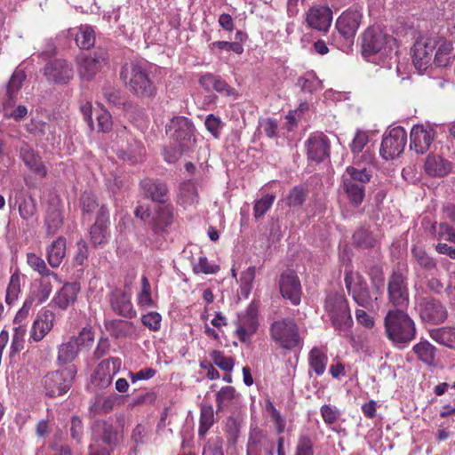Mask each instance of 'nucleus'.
<instances>
[{
    "label": "nucleus",
    "instance_id": "obj_36",
    "mask_svg": "<svg viewBox=\"0 0 455 455\" xmlns=\"http://www.w3.org/2000/svg\"><path fill=\"white\" fill-rule=\"evenodd\" d=\"M342 190L346 195L349 203L358 207L363 201L365 196V185L362 183H352L350 181L342 180Z\"/></svg>",
    "mask_w": 455,
    "mask_h": 455
},
{
    "label": "nucleus",
    "instance_id": "obj_33",
    "mask_svg": "<svg viewBox=\"0 0 455 455\" xmlns=\"http://www.w3.org/2000/svg\"><path fill=\"white\" fill-rule=\"evenodd\" d=\"M412 351L416 355L419 361L422 362L428 367H435L437 364L436 361V347L432 345L429 341L423 339L419 343L415 344L412 347Z\"/></svg>",
    "mask_w": 455,
    "mask_h": 455
},
{
    "label": "nucleus",
    "instance_id": "obj_15",
    "mask_svg": "<svg viewBox=\"0 0 455 455\" xmlns=\"http://www.w3.org/2000/svg\"><path fill=\"white\" fill-rule=\"evenodd\" d=\"M436 135V132L433 126L416 124L410 133V148L413 149L417 154L427 153L432 145Z\"/></svg>",
    "mask_w": 455,
    "mask_h": 455
},
{
    "label": "nucleus",
    "instance_id": "obj_57",
    "mask_svg": "<svg viewBox=\"0 0 455 455\" xmlns=\"http://www.w3.org/2000/svg\"><path fill=\"white\" fill-rule=\"evenodd\" d=\"M275 200V196L267 194L262 196L260 199L256 200L253 205V216L255 219H259L266 214V212L271 208Z\"/></svg>",
    "mask_w": 455,
    "mask_h": 455
},
{
    "label": "nucleus",
    "instance_id": "obj_58",
    "mask_svg": "<svg viewBox=\"0 0 455 455\" xmlns=\"http://www.w3.org/2000/svg\"><path fill=\"white\" fill-rule=\"evenodd\" d=\"M256 275V267H249L246 270L243 271L240 277V291L242 295L247 297L253 286V282Z\"/></svg>",
    "mask_w": 455,
    "mask_h": 455
},
{
    "label": "nucleus",
    "instance_id": "obj_6",
    "mask_svg": "<svg viewBox=\"0 0 455 455\" xmlns=\"http://www.w3.org/2000/svg\"><path fill=\"white\" fill-rule=\"evenodd\" d=\"M269 334L275 344L286 350H291L300 344L299 327L295 321L290 317L272 323Z\"/></svg>",
    "mask_w": 455,
    "mask_h": 455
},
{
    "label": "nucleus",
    "instance_id": "obj_21",
    "mask_svg": "<svg viewBox=\"0 0 455 455\" xmlns=\"http://www.w3.org/2000/svg\"><path fill=\"white\" fill-rule=\"evenodd\" d=\"M122 361L118 357H111L99 363L95 371L94 381L97 386L106 387L112 383L114 376L119 371Z\"/></svg>",
    "mask_w": 455,
    "mask_h": 455
},
{
    "label": "nucleus",
    "instance_id": "obj_20",
    "mask_svg": "<svg viewBox=\"0 0 455 455\" xmlns=\"http://www.w3.org/2000/svg\"><path fill=\"white\" fill-rule=\"evenodd\" d=\"M174 220V207L172 204H159L155 209L154 216L150 222L153 232L156 235L162 234L171 227Z\"/></svg>",
    "mask_w": 455,
    "mask_h": 455
},
{
    "label": "nucleus",
    "instance_id": "obj_24",
    "mask_svg": "<svg viewBox=\"0 0 455 455\" xmlns=\"http://www.w3.org/2000/svg\"><path fill=\"white\" fill-rule=\"evenodd\" d=\"M20 156L33 173L42 178L47 175L46 166L43 163L40 155L24 141L20 148Z\"/></svg>",
    "mask_w": 455,
    "mask_h": 455
},
{
    "label": "nucleus",
    "instance_id": "obj_26",
    "mask_svg": "<svg viewBox=\"0 0 455 455\" xmlns=\"http://www.w3.org/2000/svg\"><path fill=\"white\" fill-rule=\"evenodd\" d=\"M306 20L310 28H329L332 22V11L327 6H313L307 11Z\"/></svg>",
    "mask_w": 455,
    "mask_h": 455
},
{
    "label": "nucleus",
    "instance_id": "obj_41",
    "mask_svg": "<svg viewBox=\"0 0 455 455\" xmlns=\"http://www.w3.org/2000/svg\"><path fill=\"white\" fill-rule=\"evenodd\" d=\"M215 422L214 411L212 404L204 403L200 407L198 435L204 438Z\"/></svg>",
    "mask_w": 455,
    "mask_h": 455
},
{
    "label": "nucleus",
    "instance_id": "obj_8",
    "mask_svg": "<svg viewBox=\"0 0 455 455\" xmlns=\"http://www.w3.org/2000/svg\"><path fill=\"white\" fill-rule=\"evenodd\" d=\"M406 143V131L401 126H396L384 135L379 154L385 160H393L403 152Z\"/></svg>",
    "mask_w": 455,
    "mask_h": 455
},
{
    "label": "nucleus",
    "instance_id": "obj_13",
    "mask_svg": "<svg viewBox=\"0 0 455 455\" xmlns=\"http://www.w3.org/2000/svg\"><path fill=\"white\" fill-rule=\"evenodd\" d=\"M395 39L387 36L383 30H364L362 35V52L364 56L373 55L385 46L391 48Z\"/></svg>",
    "mask_w": 455,
    "mask_h": 455
},
{
    "label": "nucleus",
    "instance_id": "obj_44",
    "mask_svg": "<svg viewBox=\"0 0 455 455\" xmlns=\"http://www.w3.org/2000/svg\"><path fill=\"white\" fill-rule=\"evenodd\" d=\"M78 352L79 348L76 341L69 339L68 341L62 343L59 347L57 356L58 363L63 365L73 362Z\"/></svg>",
    "mask_w": 455,
    "mask_h": 455
},
{
    "label": "nucleus",
    "instance_id": "obj_30",
    "mask_svg": "<svg viewBox=\"0 0 455 455\" xmlns=\"http://www.w3.org/2000/svg\"><path fill=\"white\" fill-rule=\"evenodd\" d=\"M199 84L206 91H216L224 96H232L235 91L220 76L212 73H205L201 76Z\"/></svg>",
    "mask_w": 455,
    "mask_h": 455
},
{
    "label": "nucleus",
    "instance_id": "obj_62",
    "mask_svg": "<svg viewBox=\"0 0 455 455\" xmlns=\"http://www.w3.org/2000/svg\"><path fill=\"white\" fill-rule=\"evenodd\" d=\"M76 42L79 48L88 50L95 44L94 30H79L76 35Z\"/></svg>",
    "mask_w": 455,
    "mask_h": 455
},
{
    "label": "nucleus",
    "instance_id": "obj_40",
    "mask_svg": "<svg viewBox=\"0 0 455 455\" xmlns=\"http://www.w3.org/2000/svg\"><path fill=\"white\" fill-rule=\"evenodd\" d=\"M328 356L323 348L314 347L308 354V364L317 376L324 373Z\"/></svg>",
    "mask_w": 455,
    "mask_h": 455
},
{
    "label": "nucleus",
    "instance_id": "obj_32",
    "mask_svg": "<svg viewBox=\"0 0 455 455\" xmlns=\"http://www.w3.org/2000/svg\"><path fill=\"white\" fill-rule=\"evenodd\" d=\"M105 328L115 339L130 338L135 333L134 324L126 320L113 319L105 321Z\"/></svg>",
    "mask_w": 455,
    "mask_h": 455
},
{
    "label": "nucleus",
    "instance_id": "obj_11",
    "mask_svg": "<svg viewBox=\"0 0 455 455\" xmlns=\"http://www.w3.org/2000/svg\"><path fill=\"white\" fill-rule=\"evenodd\" d=\"M305 147L309 161L322 163L330 157L331 141L323 132L310 134L305 142Z\"/></svg>",
    "mask_w": 455,
    "mask_h": 455
},
{
    "label": "nucleus",
    "instance_id": "obj_43",
    "mask_svg": "<svg viewBox=\"0 0 455 455\" xmlns=\"http://www.w3.org/2000/svg\"><path fill=\"white\" fill-rule=\"evenodd\" d=\"M95 431L100 436V439L107 444H116L120 438V432L107 421L97 422Z\"/></svg>",
    "mask_w": 455,
    "mask_h": 455
},
{
    "label": "nucleus",
    "instance_id": "obj_14",
    "mask_svg": "<svg viewBox=\"0 0 455 455\" xmlns=\"http://www.w3.org/2000/svg\"><path fill=\"white\" fill-rule=\"evenodd\" d=\"M419 312L421 320L431 324L442 323L448 316L445 307L434 298L422 299L419 304Z\"/></svg>",
    "mask_w": 455,
    "mask_h": 455
},
{
    "label": "nucleus",
    "instance_id": "obj_29",
    "mask_svg": "<svg viewBox=\"0 0 455 455\" xmlns=\"http://www.w3.org/2000/svg\"><path fill=\"white\" fill-rule=\"evenodd\" d=\"M67 253V240L59 236L45 248V257L52 268L59 267L63 262Z\"/></svg>",
    "mask_w": 455,
    "mask_h": 455
},
{
    "label": "nucleus",
    "instance_id": "obj_59",
    "mask_svg": "<svg viewBox=\"0 0 455 455\" xmlns=\"http://www.w3.org/2000/svg\"><path fill=\"white\" fill-rule=\"evenodd\" d=\"M20 292V276L18 273L11 275L10 282L6 290L5 302L12 305Z\"/></svg>",
    "mask_w": 455,
    "mask_h": 455
},
{
    "label": "nucleus",
    "instance_id": "obj_54",
    "mask_svg": "<svg viewBox=\"0 0 455 455\" xmlns=\"http://www.w3.org/2000/svg\"><path fill=\"white\" fill-rule=\"evenodd\" d=\"M293 455H315L314 441L309 435H299L295 443Z\"/></svg>",
    "mask_w": 455,
    "mask_h": 455
},
{
    "label": "nucleus",
    "instance_id": "obj_49",
    "mask_svg": "<svg viewBox=\"0 0 455 455\" xmlns=\"http://www.w3.org/2000/svg\"><path fill=\"white\" fill-rule=\"evenodd\" d=\"M371 180V174L368 173L365 168L356 169L353 166L347 167L345 174L342 176V180L350 181L352 183L366 184Z\"/></svg>",
    "mask_w": 455,
    "mask_h": 455
},
{
    "label": "nucleus",
    "instance_id": "obj_35",
    "mask_svg": "<svg viewBox=\"0 0 455 455\" xmlns=\"http://www.w3.org/2000/svg\"><path fill=\"white\" fill-rule=\"evenodd\" d=\"M25 79L26 74L23 70L18 69L13 72L6 87L7 100L4 103V108L6 107L12 108L15 105L18 93Z\"/></svg>",
    "mask_w": 455,
    "mask_h": 455
},
{
    "label": "nucleus",
    "instance_id": "obj_42",
    "mask_svg": "<svg viewBox=\"0 0 455 455\" xmlns=\"http://www.w3.org/2000/svg\"><path fill=\"white\" fill-rule=\"evenodd\" d=\"M429 335L437 343L455 349V327L446 326L433 329Z\"/></svg>",
    "mask_w": 455,
    "mask_h": 455
},
{
    "label": "nucleus",
    "instance_id": "obj_63",
    "mask_svg": "<svg viewBox=\"0 0 455 455\" xmlns=\"http://www.w3.org/2000/svg\"><path fill=\"white\" fill-rule=\"evenodd\" d=\"M81 206L84 215H91L98 209L99 203L93 194L84 192L81 196Z\"/></svg>",
    "mask_w": 455,
    "mask_h": 455
},
{
    "label": "nucleus",
    "instance_id": "obj_22",
    "mask_svg": "<svg viewBox=\"0 0 455 455\" xmlns=\"http://www.w3.org/2000/svg\"><path fill=\"white\" fill-rule=\"evenodd\" d=\"M105 54H83L77 59L78 73L83 79L91 80L106 63Z\"/></svg>",
    "mask_w": 455,
    "mask_h": 455
},
{
    "label": "nucleus",
    "instance_id": "obj_27",
    "mask_svg": "<svg viewBox=\"0 0 455 455\" xmlns=\"http://www.w3.org/2000/svg\"><path fill=\"white\" fill-rule=\"evenodd\" d=\"M247 455H274L273 443L260 430L251 432L247 443Z\"/></svg>",
    "mask_w": 455,
    "mask_h": 455
},
{
    "label": "nucleus",
    "instance_id": "obj_34",
    "mask_svg": "<svg viewBox=\"0 0 455 455\" xmlns=\"http://www.w3.org/2000/svg\"><path fill=\"white\" fill-rule=\"evenodd\" d=\"M451 170V164L440 156L428 155L425 162V172L432 177H443Z\"/></svg>",
    "mask_w": 455,
    "mask_h": 455
},
{
    "label": "nucleus",
    "instance_id": "obj_46",
    "mask_svg": "<svg viewBox=\"0 0 455 455\" xmlns=\"http://www.w3.org/2000/svg\"><path fill=\"white\" fill-rule=\"evenodd\" d=\"M62 224L63 217L60 210L51 209L47 211L44 225L48 235H54L61 228Z\"/></svg>",
    "mask_w": 455,
    "mask_h": 455
},
{
    "label": "nucleus",
    "instance_id": "obj_16",
    "mask_svg": "<svg viewBox=\"0 0 455 455\" xmlns=\"http://www.w3.org/2000/svg\"><path fill=\"white\" fill-rule=\"evenodd\" d=\"M345 284L349 295L355 303L363 307H367L371 303V297L368 284L361 275H354L352 273L346 274Z\"/></svg>",
    "mask_w": 455,
    "mask_h": 455
},
{
    "label": "nucleus",
    "instance_id": "obj_48",
    "mask_svg": "<svg viewBox=\"0 0 455 455\" xmlns=\"http://www.w3.org/2000/svg\"><path fill=\"white\" fill-rule=\"evenodd\" d=\"M361 15L355 11L343 12L336 22L335 28H358L360 26Z\"/></svg>",
    "mask_w": 455,
    "mask_h": 455
},
{
    "label": "nucleus",
    "instance_id": "obj_56",
    "mask_svg": "<svg viewBox=\"0 0 455 455\" xmlns=\"http://www.w3.org/2000/svg\"><path fill=\"white\" fill-rule=\"evenodd\" d=\"M103 96L107 102L116 108H123L125 105V99L120 90L113 87H105Z\"/></svg>",
    "mask_w": 455,
    "mask_h": 455
},
{
    "label": "nucleus",
    "instance_id": "obj_39",
    "mask_svg": "<svg viewBox=\"0 0 455 455\" xmlns=\"http://www.w3.org/2000/svg\"><path fill=\"white\" fill-rule=\"evenodd\" d=\"M238 396L239 394L234 387H222L216 394V413L218 414L229 408Z\"/></svg>",
    "mask_w": 455,
    "mask_h": 455
},
{
    "label": "nucleus",
    "instance_id": "obj_5",
    "mask_svg": "<svg viewBox=\"0 0 455 455\" xmlns=\"http://www.w3.org/2000/svg\"><path fill=\"white\" fill-rule=\"evenodd\" d=\"M387 295L389 303L396 307L395 309L407 308L410 301L407 267L392 271L388 277Z\"/></svg>",
    "mask_w": 455,
    "mask_h": 455
},
{
    "label": "nucleus",
    "instance_id": "obj_10",
    "mask_svg": "<svg viewBox=\"0 0 455 455\" xmlns=\"http://www.w3.org/2000/svg\"><path fill=\"white\" fill-rule=\"evenodd\" d=\"M279 291L282 297L297 306L301 301V283L296 272L291 269L283 271L278 280Z\"/></svg>",
    "mask_w": 455,
    "mask_h": 455
},
{
    "label": "nucleus",
    "instance_id": "obj_25",
    "mask_svg": "<svg viewBox=\"0 0 455 455\" xmlns=\"http://www.w3.org/2000/svg\"><path fill=\"white\" fill-rule=\"evenodd\" d=\"M80 289L78 283H65L53 297L52 305L61 310H67L76 303Z\"/></svg>",
    "mask_w": 455,
    "mask_h": 455
},
{
    "label": "nucleus",
    "instance_id": "obj_60",
    "mask_svg": "<svg viewBox=\"0 0 455 455\" xmlns=\"http://www.w3.org/2000/svg\"><path fill=\"white\" fill-rule=\"evenodd\" d=\"M26 330L23 325H19L14 329V333L12 335V339L10 347V356L14 357L18 355L24 347V339L23 336L25 334Z\"/></svg>",
    "mask_w": 455,
    "mask_h": 455
},
{
    "label": "nucleus",
    "instance_id": "obj_9",
    "mask_svg": "<svg viewBox=\"0 0 455 455\" xmlns=\"http://www.w3.org/2000/svg\"><path fill=\"white\" fill-rule=\"evenodd\" d=\"M73 371L69 369L47 373L42 380L46 395L56 397L66 394L71 387Z\"/></svg>",
    "mask_w": 455,
    "mask_h": 455
},
{
    "label": "nucleus",
    "instance_id": "obj_17",
    "mask_svg": "<svg viewBox=\"0 0 455 455\" xmlns=\"http://www.w3.org/2000/svg\"><path fill=\"white\" fill-rule=\"evenodd\" d=\"M259 327L258 307L253 303L250 304L243 315L239 316L236 335L239 340L245 343L256 333Z\"/></svg>",
    "mask_w": 455,
    "mask_h": 455
},
{
    "label": "nucleus",
    "instance_id": "obj_1",
    "mask_svg": "<svg viewBox=\"0 0 455 455\" xmlns=\"http://www.w3.org/2000/svg\"><path fill=\"white\" fill-rule=\"evenodd\" d=\"M436 50L434 62L438 67H447L453 57V44L435 30H419L413 46V64L419 71L427 68L432 54Z\"/></svg>",
    "mask_w": 455,
    "mask_h": 455
},
{
    "label": "nucleus",
    "instance_id": "obj_38",
    "mask_svg": "<svg viewBox=\"0 0 455 455\" xmlns=\"http://www.w3.org/2000/svg\"><path fill=\"white\" fill-rule=\"evenodd\" d=\"M28 265L42 278L52 277L54 280L60 282L58 275L52 271L46 265L44 259L35 252H28L26 255Z\"/></svg>",
    "mask_w": 455,
    "mask_h": 455
},
{
    "label": "nucleus",
    "instance_id": "obj_55",
    "mask_svg": "<svg viewBox=\"0 0 455 455\" xmlns=\"http://www.w3.org/2000/svg\"><path fill=\"white\" fill-rule=\"evenodd\" d=\"M223 443V438L220 435L208 438L203 447L202 455H225Z\"/></svg>",
    "mask_w": 455,
    "mask_h": 455
},
{
    "label": "nucleus",
    "instance_id": "obj_45",
    "mask_svg": "<svg viewBox=\"0 0 455 455\" xmlns=\"http://www.w3.org/2000/svg\"><path fill=\"white\" fill-rule=\"evenodd\" d=\"M411 255L417 264L425 270L432 271L436 268L435 259L429 256L422 247L413 245L411 248Z\"/></svg>",
    "mask_w": 455,
    "mask_h": 455
},
{
    "label": "nucleus",
    "instance_id": "obj_12",
    "mask_svg": "<svg viewBox=\"0 0 455 455\" xmlns=\"http://www.w3.org/2000/svg\"><path fill=\"white\" fill-rule=\"evenodd\" d=\"M46 80L58 84H68L74 76L71 63L63 59L49 60L43 68Z\"/></svg>",
    "mask_w": 455,
    "mask_h": 455
},
{
    "label": "nucleus",
    "instance_id": "obj_3",
    "mask_svg": "<svg viewBox=\"0 0 455 455\" xmlns=\"http://www.w3.org/2000/svg\"><path fill=\"white\" fill-rule=\"evenodd\" d=\"M384 325L387 337L397 345L408 344L415 339V323L404 310H389L385 316Z\"/></svg>",
    "mask_w": 455,
    "mask_h": 455
},
{
    "label": "nucleus",
    "instance_id": "obj_52",
    "mask_svg": "<svg viewBox=\"0 0 455 455\" xmlns=\"http://www.w3.org/2000/svg\"><path fill=\"white\" fill-rule=\"evenodd\" d=\"M138 305L142 308H148L154 306L151 297V286L146 275L141 277V291L137 297Z\"/></svg>",
    "mask_w": 455,
    "mask_h": 455
},
{
    "label": "nucleus",
    "instance_id": "obj_50",
    "mask_svg": "<svg viewBox=\"0 0 455 455\" xmlns=\"http://www.w3.org/2000/svg\"><path fill=\"white\" fill-rule=\"evenodd\" d=\"M354 243L362 248H372L377 243V239L373 234L366 228H359L353 235Z\"/></svg>",
    "mask_w": 455,
    "mask_h": 455
},
{
    "label": "nucleus",
    "instance_id": "obj_37",
    "mask_svg": "<svg viewBox=\"0 0 455 455\" xmlns=\"http://www.w3.org/2000/svg\"><path fill=\"white\" fill-rule=\"evenodd\" d=\"M15 204L18 206L20 218L25 221L32 220L37 213L36 201L32 196H25L20 194Z\"/></svg>",
    "mask_w": 455,
    "mask_h": 455
},
{
    "label": "nucleus",
    "instance_id": "obj_23",
    "mask_svg": "<svg viewBox=\"0 0 455 455\" xmlns=\"http://www.w3.org/2000/svg\"><path fill=\"white\" fill-rule=\"evenodd\" d=\"M55 321V314L49 310L40 311L33 323L30 338L36 341H41L52 329Z\"/></svg>",
    "mask_w": 455,
    "mask_h": 455
},
{
    "label": "nucleus",
    "instance_id": "obj_51",
    "mask_svg": "<svg viewBox=\"0 0 455 455\" xmlns=\"http://www.w3.org/2000/svg\"><path fill=\"white\" fill-rule=\"evenodd\" d=\"M212 363L220 370L231 372L235 366V359L232 356H227L222 351L212 350L210 353Z\"/></svg>",
    "mask_w": 455,
    "mask_h": 455
},
{
    "label": "nucleus",
    "instance_id": "obj_28",
    "mask_svg": "<svg viewBox=\"0 0 455 455\" xmlns=\"http://www.w3.org/2000/svg\"><path fill=\"white\" fill-rule=\"evenodd\" d=\"M110 304L112 309L119 315L130 319L136 316V310L132 303L131 296L121 290L112 292Z\"/></svg>",
    "mask_w": 455,
    "mask_h": 455
},
{
    "label": "nucleus",
    "instance_id": "obj_47",
    "mask_svg": "<svg viewBox=\"0 0 455 455\" xmlns=\"http://www.w3.org/2000/svg\"><path fill=\"white\" fill-rule=\"evenodd\" d=\"M151 439V428L146 424H138L132 429L131 441L135 447L148 444Z\"/></svg>",
    "mask_w": 455,
    "mask_h": 455
},
{
    "label": "nucleus",
    "instance_id": "obj_64",
    "mask_svg": "<svg viewBox=\"0 0 455 455\" xmlns=\"http://www.w3.org/2000/svg\"><path fill=\"white\" fill-rule=\"evenodd\" d=\"M162 316L157 312H149L141 316L142 323L149 330L156 331L161 328Z\"/></svg>",
    "mask_w": 455,
    "mask_h": 455
},
{
    "label": "nucleus",
    "instance_id": "obj_53",
    "mask_svg": "<svg viewBox=\"0 0 455 455\" xmlns=\"http://www.w3.org/2000/svg\"><path fill=\"white\" fill-rule=\"evenodd\" d=\"M192 270L196 275H212L217 274L220 270V267L211 263L205 256H200L198 261L193 263Z\"/></svg>",
    "mask_w": 455,
    "mask_h": 455
},
{
    "label": "nucleus",
    "instance_id": "obj_4",
    "mask_svg": "<svg viewBox=\"0 0 455 455\" xmlns=\"http://www.w3.org/2000/svg\"><path fill=\"white\" fill-rule=\"evenodd\" d=\"M325 310L331 318L332 326L339 332H346L353 323L348 303L344 295L331 293L324 304Z\"/></svg>",
    "mask_w": 455,
    "mask_h": 455
},
{
    "label": "nucleus",
    "instance_id": "obj_7",
    "mask_svg": "<svg viewBox=\"0 0 455 455\" xmlns=\"http://www.w3.org/2000/svg\"><path fill=\"white\" fill-rule=\"evenodd\" d=\"M196 128L193 122L183 116L172 117L165 126L166 134L177 147L191 149L196 144Z\"/></svg>",
    "mask_w": 455,
    "mask_h": 455
},
{
    "label": "nucleus",
    "instance_id": "obj_19",
    "mask_svg": "<svg viewBox=\"0 0 455 455\" xmlns=\"http://www.w3.org/2000/svg\"><path fill=\"white\" fill-rule=\"evenodd\" d=\"M109 223L108 210L102 204L97 212L96 221L90 230L91 241L94 245H101L108 242Z\"/></svg>",
    "mask_w": 455,
    "mask_h": 455
},
{
    "label": "nucleus",
    "instance_id": "obj_31",
    "mask_svg": "<svg viewBox=\"0 0 455 455\" xmlns=\"http://www.w3.org/2000/svg\"><path fill=\"white\" fill-rule=\"evenodd\" d=\"M199 202L197 187L192 180L183 181L177 195V204L184 209L196 205Z\"/></svg>",
    "mask_w": 455,
    "mask_h": 455
},
{
    "label": "nucleus",
    "instance_id": "obj_2",
    "mask_svg": "<svg viewBox=\"0 0 455 455\" xmlns=\"http://www.w3.org/2000/svg\"><path fill=\"white\" fill-rule=\"evenodd\" d=\"M121 79L127 90L140 99H153L157 92L156 85L149 76L146 65L139 61H132L123 66Z\"/></svg>",
    "mask_w": 455,
    "mask_h": 455
},
{
    "label": "nucleus",
    "instance_id": "obj_61",
    "mask_svg": "<svg viewBox=\"0 0 455 455\" xmlns=\"http://www.w3.org/2000/svg\"><path fill=\"white\" fill-rule=\"evenodd\" d=\"M307 191L301 187H294L289 193L286 202L289 207L301 206L306 201Z\"/></svg>",
    "mask_w": 455,
    "mask_h": 455
},
{
    "label": "nucleus",
    "instance_id": "obj_18",
    "mask_svg": "<svg viewBox=\"0 0 455 455\" xmlns=\"http://www.w3.org/2000/svg\"><path fill=\"white\" fill-rule=\"evenodd\" d=\"M141 195L153 202L165 204L168 201L169 188L159 179L145 178L140 182Z\"/></svg>",
    "mask_w": 455,
    "mask_h": 455
}]
</instances>
